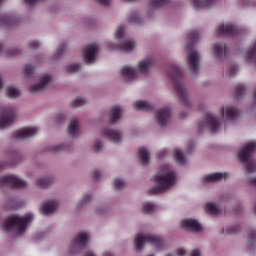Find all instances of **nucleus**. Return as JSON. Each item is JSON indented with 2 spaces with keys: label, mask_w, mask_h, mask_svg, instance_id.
<instances>
[{
  "label": "nucleus",
  "mask_w": 256,
  "mask_h": 256,
  "mask_svg": "<svg viewBox=\"0 0 256 256\" xmlns=\"http://www.w3.org/2000/svg\"><path fill=\"white\" fill-rule=\"evenodd\" d=\"M157 187L151 189L152 193H163L177 185V172L167 163L160 165L158 172L152 177Z\"/></svg>",
  "instance_id": "f257e3e1"
},
{
  "label": "nucleus",
  "mask_w": 256,
  "mask_h": 256,
  "mask_svg": "<svg viewBox=\"0 0 256 256\" xmlns=\"http://www.w3.org/2000/svg\"><path fill=\"white\" fill-rule=\"evenodd\" d=\"M33 219V213H27L23 216L14 214L4 221L2 229L7 233L14 231L16 235H23V233L27 231V227H29V223H31Z\"/></svg>",
  "instance_id": "f03ea898"
},
{
  "label": "nucleus",
  "mask_w": 256,
  "mask_h": 256,
  "mask_svg": "<svg viewBox=\"0 0 256 256\" xmlns=\"http://www.w3.org/2000/svg\"><path fill=\"white\" fill-rule=\"evenodd\" d=\"M256 152V141L248 143L239 153L238 158L240 162L246 165L247 173H254L256 171V163L251 162L253 153Z\"/></svg>",
  "instance_id": "7ed1b4c3"
},
{
  "label": "nucleus",
  "mask_w": 256,
  "mask_h": 256,
  "mask_svg": "<svg viewBox=\"0 0 256 256\" xmlns=\"http://www.w3.org/2000/svg\"><path fill=\"white\" fill-rule=\"evenodd\" d=\"M149 243L154 247H159L161 245V237L158 235H144L141 232H138L134 237V247L136 251H142L145 244Z\"/></svg>",
  "instance_id": "20e7f679"
},
{
  "label": "nucleus",
  "mask_w": 256,
  "mask_h": 256,
  "mask_svg": "<svg viewBox=\"0 0 256 256\" xmlns=\"http://www.w3.org/2000/svg\"><path fill=\"white\" fill-rule=\"evenodd\" d=\"M17 119V107L13 105L4 106L0 111V131L7 129Z\"/></svg>",
  "instance_id": "39448f33"
},
{
  "label": "nucleus",
  "mask_w": 256,
  "mask_h": 256,
  "mask_svg": "<svg viewBox=\"0 0 256 256\" xmlns=\"http://www.w3.org/2000/svg\"><path fill=\"white\" fill-rule=\"evenodd\" d=\"M101 51V46L97 42H92L86 45L83 49V59L87 65L95 63L97 61V55Z\"/></svg>",
  "instance_id": "423d86ee"
},
{
  "label": "nucleus",
  "mask_w": 256,
  "mask_h": 256,
  "mask_svg": "<svg viewBox=\"0 0 256 256\" xmlns=\"http://www.w3.org/2000/svg\"><path fill=\"white\" fill-rule=\"evenodd\" d=\"M155 66V58L153 56H146L140 59L136 64V72L138 75H143L147 77L153 71V67Z\"/></svg>",
  "instance_id": "0eeeda50"
},
{
  "label": "nucleus",
  "mask_w": 256,
  "mask_h": 256,
  "mask_svg": "<svg viewBox=\"0 0 256 256\" xmlns=\"http://www.w3.org/2000/svg\"><path fill=\"white\" fill-rule=\"evenodd\" d=\"M186 49L188 51L186 56L187 64L192 71H197L199 63H201V54H199V51L193 48L191 43L186 44Z\"/></svg>",
  "instance_id": "6e6552de"
},
{
  "label": "nucleus",
  "mask_w": 256,
  "mask_h": 256,
  "mask_svg": "<svg viewBox=\"0 0 256 256\" xmlns=\"http://www.w3.org/2000/svg\"><path fill=\"white\" fill-rule=\"evenodd\" d=\"M53 81V75L49 73H45L42 76H40L39 81L35 84H32L29 87L30 93L33 95H36V93H43L47 89V86L49 83Z\"/></svg>",
  "instance_id": "1a4fd4ad"
},
{
  "label": "nucleus",
  "mask_w": 256,
  "mask_h": 256,
  "mask_svg": "<svg viewBox=\"0 0 256 256\" xmlns=\"http://www.w3.org/2000/svg\"><path fill=\"white\" fill-rule=\"evenodd\" d=\"M100 133L104 139H107V141H110V143H113L114 145L123 143L124 135L121 130L103 128Z\"/></svg>",
  "instance_id": "9d476101"
},
{
  "label": "nucleus",
  "mask_w": 256,
  "mask_h": 256,
  "mask_svg": "<svg viewBox=\"0 0 256 256\" xmlns=\"http://www.w3.org/2000/svg\"><path fill=\"white\" fill-rule=\"evenodd\" d=\"M119 75L124 83H133L139 79L137 69L132 65H125L120 68Z\"/></svg>",
  "instance_id": "9b49d317"
},
{
  "label": "nucleus",
  "mask_w": 256,
  "mask_h": 256,
  "mask_svg": "<svg viewBox=\"0 0 256 256\" xmlns=\"http://www.w3.org/2000/svg\"><path fill=\"white\" fill-rule=\"evenodd\" d=\"M223 203H225V195L221 194L220 196H218L216 202L205 203L203 209L208 215H221Z\"/></svg>",
  "instance_id": "f8f14e48"
},
{
  "label": "nucleus",
  "mask_w": 256,
  "mask_h": 256,
  "mask_svg": "<svg viewBox=\"0 0 256 256\" xmlns=\"http://www.w3.org/2000/svg\"><path fill=\"white\" fill-rule=\"evenodd\" d=\"M180 229L182 231H188L190 233H201L203 227L201 226V223H199V220L195 218H184L179 223Z\"/></svg>",
  "instance_id": "ddd939ff"
},
{
  "label": "nucleus",
  "mask_w": 256,
  "mask_h": 256,
  "mask_svg": "<svg viewBox=\"0 0 256 256\" xmlns=\"http://www.w3.org/2000/svg\"><path fill=\"white\" fill-rule=\"evenodd\" d=\"M203 127H208L210 133H216V131H219L221 123L217 116L208 113L205 115L204 122L198 124V129H203Z\"/></svg>",
  "instance_id": "4468645a"
},
{
  "label": "nucleus",
  "mask_w": 256,
  "mask_h": 256,
  "mask_svg": "<svg viewBox=\"0 0 256 256\" xmlns=\"http://www.w3.org/2000/svg\"><path fill=\"white\" fill-rule=\"evenodd\" d=\"M136 43L133 40H123L120 44H115L113 42H108L107 46L109 51H123L124 53H130L136 47Z\"/></svg>",
  "instance_id": "2eb2a0df"
},
{
  "label": "nucleus",
  "mask_w": 256,
  "mask_h": 256,
  "mask_svg": "<svg viewBox=\"0 0 256 256\" xmlns=\"http://www.w3.org/2000/svg\"><path fill=\"white\" fill-rule=\"evenodd\" d=\"M0 185H11L12 187L24 189V187H27V182L13 174H8L0 179Z\"/></svg>",
  "instance_id": "dca6fc26"
},
{
  "label": "nucleus",
  "mask_w": 256,
  "mask_h": 256,
  "mask_svg": "<svg viewBox=\"0 0 256 256\" xmlns=\"http://www.w3.org/2000/svg\"><path fill=\"white\" fill-rule=\"evenodd\" d=\"M37 131V127L22 128L14 132L13 138L15 139V141H23L24 139H29V137H33V135H36Z\"/></svg>",
  "instance_id": "f3484780"
},
{
  "label": "nucleus",
  "mask_w": 256,
  "mask_h": 256,
  "mask_svg": "<svg viewBox=\"0 0 256 256\" xmlns=\"http://www.w3.org/2000/svg\"><path fill=\"white\" fill-rule=\"evenodd\" d=\"M169 119H171V109L169 107H164L156 111L155 113V121L163 127L169 123Z\"/></svg>",
  "instance_id": "a211bd4d"
},
{
  "label": "nucleus",
  "mask_w": 256,
  "mask_h": 256,
  "mask_svg": "<svg viewBox=\"0 0 256 256\" xmlns=\"http://www.w3.org/2000/svg\"><path fill=\"white\" fill-rule=\"evenodd\" d=\"M91 241V234L89 232H79L72 240L74 247H87Z\"/></svg>",
  "instance_id": "6ab92c4d"
},
{
  "label": "nucleus",
  "mask_w": 256,
  "mask_h": 256,
  "mask_svg": "<svg viewBox=\"0 0 256 256\" xmlns=\"http://www.w3.org/2000/svg\"><path fill=\"white\" fill-rule=\"evenodd\" d=\"M224 178H225V173L214 172V173H210L202 176L200 181L203 185H209L211 183H219L220 181H223Z\"/></svg>",
  "instance_id": "aec40b11"
},
{
  "label": "nucleus",
  "mask_w": 256,
  "mask_h": 256,
  "mask_svg": "<svg viewBox=\"0 0 256 256\" xmlns=\"http://www.w3.org/2000/svg\"><path fill=\"white\" fill-rule=\"evenodd\" d=\"M57 207H59V202L57 200H48L42 203L39 211L41 215H49L55 213Z\"/></svg>",
  "instance_id": "412c9836"
},
{
  "label": "nucleus",
  "mask_w": 256,
  "mask_h": 256,
  "mask_svg": "<svg viewBox=\"0 0 256 256\" xmlns=\"http://www.w3.org/2000/svg\"><path fill=\"white\" fill-rule=\"evenodd\" d=\"M190 3L195 9L201 10L213 7L217 3V0H190Z\"/></svg>",
  "instance_id": "4be33fe9"
},
{
  "label": "nucleus",
  "mask_w": 256,
  "mask_h": 256,
  "mask_svg": "<svg viewBox=\"0 0 256 256\" xmlns=\"http://www.w3.org/2000/svg\"><path fill=\"white\" fill-rule=\"evenodd\" d=\"M137 155L142 165H148L149 161H151V152L145 146L138 149Z\"/></svg>",
  "instance_id": "5701e85b"
},
{
  "label": "nucleus",
  "mask_w": 256,
  "mask_h": 256,
  "mask_svg": "<svg viewBox=\"0 0 256 256\" xmlns=\"http://www.w3.org/2000/svg\"><path fill=\"white\" fill-rule=\"evenodd\" d=\"M121 117H123V108L121 106L112 107L109 114L110 123H117Z\"/></svg>",
  "instance_id": "b1692460"
},
{
  "label": "nucleus",
  "mask_w": 256,
  "mask_h": 256,
  "mask_svg": "<svg viewBox=\"0 0 256 256\" xmlns=\"http://www.w3.org/2000/svg\"><path fill=\"white\" fill-rule=\"evenodd\" d=\"M213 59L216 63L223 61V44L216 43L212 46Z\"/></svg>",
  "instance_id": "393cba45"
},
{
  "label": "nucleus",
  "mask_w": 256,
  "mask_h": 256,
  "mask_svg": "<svg viewBox=\"0 0 256 256\" xmlns=\"http://www.w3.org/2000/svg\"><path fill=\"white\" fill-rule=\"evenodd\" d=\"M68 134L71 137H77V135H79V118L74 117L70 120L68 125Z\"/></svg>",
  "instance_id": "a878e982"
},
{
  "label": "nucleus",
  "mask_w": 256,
  "mask_h": 256,
  "mask_svg": "<svg viewBox=\"0 0 256 256\" xmlns=\"http://www.w3.org/2000/svg\"><path fill=\"white\" fill-rule=\"evenodd\" d=\"M132 106L135 111H147L151 107V102L147 100H136Z\"/></svg>",
  "instance_id": "bb28decb"
},
{
  "label": "nucleus",
  "mask_w": 256,
  "mask_h": 256,
  "mask_svg": "<svg viewBox=\"0 0 256 256\" xmlns=\"http://www.w3.org/2000/svg\"><path fill=\"white\" fill-rule=\"evenodd\" d=\"M174 160L178 165H185L187 163V157H185V154L179 147L174 149Z\"/></svg>",
  "instance_id": "cd10ccee"
},
{
  "label": "nucleus",
  "mask_w": 256,
  "mask_h": 256,
  "mask_svg": "<svg viewBox=\"0 0 256 256\" xmlns=\"http://www.w3.org/2000/svg\"><path fill=\"white\" fill-rule=\"evenodd\" d=\"M157 211V205L153 202H144L141 206V212L144 215H151V213H155Z\"/></svg>",
  "instance_id": "c85d7f7f"
},
{
  "label": "nucleus",
  "mask_w": 256,
  "mask_h": 256,
  "mask_svg": "<svg viewBox=\"0 0 256 256\" xmlns=\"http://www.w3.org/2000/svg\"><path fill=\"white\" fill-rule=\"evenodd\" d=\"M21 95V90L16 86L10 85L6 87V97L9 99H17Z\"/></svg>",
  "instance_id": "c756f323"
},
{
  "label": "nucleus",
  "mask_w": 256,
  "mask_h": 256,
  "mask_svg": "<svg viewBox=\"0 0 256 256\" xmlns=\"http://www.w3.org/2000/svg\"><path fill=\"white\" fill-rule=\"evenodd\" d=\"M225 115L226 118L234 121L241 116V111H239L237 107H231L229 109H226Z\"/></svg>",
  "instance_id": "7c9ffc66"
},
{
  "label": "nucleus",
  "mask_w": 256,
  "mask_h": 256,
  "mask_svg": "<svg viewBox=\"0 0 256 256\" xmlns=\"http://www.w3.org/2000/svg\"><path fill=\"white\" fill-rule=\"evenodd\" d=\"M225 35H232L233 37H239L241 30L237 29V26L230 24L225 26Z\"/></svg>",
  "instance_id": "2f4dec72"
},
{
  "label": "nucleus",
  "mask_w": 256,
  "mask_h": 256,
  "mask_svg": "<svg viewBox=\"0 0 256 256\" xmlns=\"http://www.w3.org/2000/svg\"><path fill=\"white\" fill-rule=\"evenodd\" d=\"M87 105V100L85 98H76L70 102V107L72 109H79V107H83Z\"/></svg>",
  "instance_id": "473e14b6"
},
{
  "label": "nucleus",
  "mask_w": 256,
  "mask_h": 256,
  "mask_svg": "<svg viewBox=\"0 0 256 256\" xmlns=\"http://www.w3.org/2000/svg\"><path fill=\"white\" fill-rule=\"evenodd\" d=\"M247 92V86L245 84H238L235 88V97L237 99L241 98Z\"/></svg>",
  "instance_id": "72a5a7b5"
},
{
  "label": "nucleus",
  "mask_w": 256,
  "mask_h": 256,
  "mask_svg": "<svg viewBox=\"0 0 256 256\" xmlns=\"http://www.w3.org/2000/svg\"><path fill=\"white\" fill-rule=\"evenodd\" d=\"M35 73V65L33 64H26L23 68V74L26 77H33Z\"/></svg>",
  "instance_id": "f704fd0d"
},
{
  "label": "nucleus",
  "mask_w": 256,
  "mask_h": 256,
  "mask_svg": "<svg viewBox=\"0 0 256 256\" xmlns=\"http://www.w3.org/2000/svg\"><path fill=\"white\" fill-rule=\"evenodd\" d=\"M174 87L175 90L177 91V93H179V95H181V97H183V95H187V90L185 89V85L183 84V82H174Z\"/></svg>",
  "instance_id": "c9c22d12"
},
{
  "label": "nucleus",
  "mask_w": 256,
  "mask_h": 256,
  "mask_svg": "<svg viewBox=\"0 0 256 256\" xmlns=\"http://www.w3.org/2000/svg\"><path fill=\"white\" fill-rule=\"evenodd\" d=\"M215 37H223L225 35V23L221 22L214 30Z\"/></svg>",
  "instance_id": "e433bc0d"
},
{
  "label": "nucleus",
  "mask_w": 256,
  "mask_h": 256,
  "mask_svg": "<svg viewBox=\"0 0 256 256\" xmlns=\"http://www.w3.org/2000/svg\"><path fill=\"white\" fill-rule=\"evenodd\" d=\"M50 184H51V179H49V178H38L36 180V185L40 189H45V187H47Z\"/></svg>",
  "instance_id": "4c0bfd02"
},
{
  "label": "nucleus",
  "mask_w": 256,
  "mask_h": 256,
  "mask_svg": "<svg viewBox=\"0 0 256 256\" xmlns=\"http://www.w3.org/2000/svg\"><path fill=\"white\" fill-rule=\"evenodd\" d=\"M65 49H67V45L61 44L52 55L53 61H55V59H59L60 55H63V53H65Z\"/></svg>",
  "instance_id": "58836bf2"
},
{
  "label": "nucleus",
  "mask_w": 256,
  "mask_h": 256,
  "mask_svg": "<svg viewBox=\"0 0 256 256\" xmlns=\"http://www.w3.org/2000/svg\"><path fill=\"white\" fill-rule=\"evenodd\" d=\"M79 69H81V64L79 63L70 64L65 67L67 73H77Z\"/></svg>",
  "instance_id": "ea45409f"
},
{
  "label": "nucleus",
  "mask_w": 256,
  "mask_h": 256,
  "mask_svg": "<svg viewBox=\"0 0 256 256\" xmlns=\"http://www.w3.org/2000/svg\"><path fill=\"white\" fill-rule=\"evenodd\" d=\"M124 36H125V27L118 26L114 33V39H116V41H119V39H122V37Z\"/></svg>",
  "instance_id": "a19ab883"
},
{
  "label": "nucleus",
  "mask_w": 256,
  "mask_h": 256,
  "mask_svg": "<svg viewBox=\"0 0 256 256\" xmlns=\"http://www.w3.org/2000/svg\"><path fill=\"white\" fill-rule=\"evenodd\" d=\"M113 187L119 191V189H123V187H125V181L121 178H116L113 180Z\"/></svg>",
  "instance_id": "79ce46f5"
},
{
  "label": "nucleus",
  "mask_w": 256,
  "mask_h": 256,
  "mask_svg": "<svg viewBox=\"0 0 256 256\" xmlns=\"http://www.w3.org/2000/svg\"><path fill=\"white\" fill-rule=\"evenodd\" d=\"M91 199H93L91 194H84L80 200V206L83 207L84 205H89V203H91Z\"/></svg>",
  "instance_id": "37998d69"
},
{
  "label": "nucleus",
  "mask_w": 256,
  "mask_h": 256,
  "mask_svg": "<svg viewBox=\"0 0 256 256\" xmlns=\"http://www.w3.org/2000/svg\"><path fill=\"white\" fill-rule=\"evenodd\" d=\"M104 142L101 139H97L94 143V149L96 153H99L100 151H103Z\"/></svg>",
  "instance_id": "c03bdc74"
},
{
  "label": "nucleus",
  "mask_w": 256,
  "mask_h": 256,
  "mask_svg": "<svg viewBox=\"0 0 256 256\" xmlns=\"http://www.w3.org/2000/svg\"><path fill=\"white\" fill-rule=\"evenodd\" d=\"M255 243H256V231H250L249 244H250V246H254Z\"/></svg>",
  "instance_id": "a18cd8bd"
},
{
  "label": "nucleus",
  "mask_w": 256,
  "mask_h": 256,
  "mask_svg": "<svg viewBox=\"0 0 256 256\" xmlns=\"http://www.w3.org/2000/svg\"><path fill=\"white\" fill-rule=\"evenodd\" d=\"M226 233H227V234H237V233H239V227H238V226L229 227V228L226 230Z\"/></svg>",
  "instance_id": "49530a36"
},
{
  "label": "nucleus",
  "mask_w": 256,
  "mask_h": 256,
  "mask_svg": "<svg viewBox=\"0 0 256 256\" xmlns=\"http://www.w3.org/2000/svg\"><path fill=\"white\" fill-rule=\"evenodd\" d=\"M167 153H169V149L163 148L157 154L158 159H163V157H165V155H167Z\"/></svg>",
  "instance_id": "de8ad7c7"
},
{
  "label": "nucleus",
  "mask_w": 256,
  "mask_h": 256,
  "mask_svg": "<svg viewBox=\"0 0 256 256\" xmlns=\"http://www.w3.org/2000/svg\"><path fill=\"white\" fill-rule=\"evenodd\" d=\"M176 256H185L187 255V250L185 248H178L175 251Z\"/></svg>",
  "instance_id": "09e8293b"
},
{
  "label": "nucleus",
  "mask_w": 256,
  "mask_h": 256,
  "mask_svg": "<svg viewBox=\"0 0 256 256\" xmlns=\"http://www.w3.org/2000/svg\"><path fill=\"white\" fill-rule=\"evenodd\" d=\"M131 23H141V16L140 15H133L130 17Z\"/></svg>",
  "instance_id": "8fccbe9b"
},
{
  "label": "nucleus",
  "mask_w": 256,
  "mask_h": 256,
  "mask_svg": "<svg viewBox=\"0 0 256 256\" xmlns=\"http://www.w3.org/2000/svg\"><path fill=\"white\" fill-rule=\"evenodd\" d=\"M56 119L58 123H63V121L67 119V115L65 113H60Z\"/></svg>",
  "instance_id": "3c124183"
},
{
  "label": "nucleus",
  "mask_w": 256,
  "mask_h": 256,
  "mask_svg": "<svg viewBox=\"0 0 256 256\" xmlns=\"http://www.w3.org/2000/svg\"><path fill=\"white\" fill-rule=\"evenodd\" d=\"M95 3H98V5H103L104 7H107L111 3V0H94Z\"/></svg>",
  "instance_id": "603ef678"
},
{
  "label": "nucleus",
  "mask_w": 256,
  "mask_h": 256,
  "mask_svg": "<svg viewBox=\"0 0 256 256\" xmlns=\"http://www.w3.org/2000/svg\"><path fill=\"white\" fill-rule=\"evenodd\" d=\"M239 73V68L236 65L230 67V75H237Z\"/></svg>",
  "instance_id": "864d4df0"
},
{
  "label": "nucleus",
  "mask_w": 256,
  "mask_h": 256,
  "mask_svg": "<svg viewBox=\"0 0 256 256\" xmlns=\"http://www.w3.org/2000/svg\"><path fill=\"white\" fill-rule=\"evenodd\" d=\"M65 150H67V146H65V144H60L54 147V151H65Z\"/></svg>",
  "instance_id": "5fc2aeb1"
},
{
  "label": "nucleus",
  "mask_w": 256,
  "mask_h": 256,
  "mask_svg": "<svg viewBox=\"0 0 256 256\" xmlns=\"http://www.w3.org/2000/svg\"><path fill=\"white\" fill-rule=\"evenodd\" d=\"M39 45H40L39 41H32L29 43L30 49H37V47H39Z\"/></svg>",
  "instance_id": "6e6d98bb"
},
{
  "label": "nucleus",
  "mask_w": 256,
  "mask_h": 256,
  "mask_svg": "<svg viewBox=\"0 0 256 256\" xmlns=\"http://www.w3.org/2000/svg\"><path fill=\"white\" fill-rule=\"evenodd\" d=\"M152 3L158 7L159 5H163V3H167V0H152Z\"/></svg>",
  "instance_id": "4d7b16f0"
},
{
  "label": "nucleus",
  "mask_w": 256,
  "mask_h": 256,
  "mask_svg": "<svg viewBox=\"0 0 256 256\" xmlns=\"http://www.w3.org/2000/svg\"><path fill=\"white\" fill-rule=\"evenodd\" d=\"M173 77H181V70L179 68H174Z\"/></svg>",
  "instance_id": "13d9d810"
},
{
  "label": "nucleus",
  "mask_w": 256,
  "mask_h": 256,
  "mask_svg": "<svg viewBox=\"0 0 256 256\" xmlns=\"http://www.w3.org/2000/svg\"><path fill=\"white\" fill-rule=\"evenodd\" d=\"M220 119H223L225 117V107H221L218 111Z\"/></svg>",
  "instance_id": "bf43d9fd"
},
{
  "label": "nucleus",
  "mask_w": 256,
  "mask_h": 256,
  "mask_svg": "<svg viewBox=\"0 0 256 256\" xmlns=\"http://www.w3.org/2000/svg\"><path fill=\"white\" fill-rule=\"evenodd\" d=\"M190 256H201V252L199 250H193Z\"/></svg>",
  "instance_id": "052dcab7"
},
{
  "label": "nucleus",
  "mask_w": 256,
  "mask_h": 256,
  "mask_svg": "<svg viewBox=\"0 0 256 256\" xmlns=\"http://www.w3.org/2000/svg\"><path fill=\"white\" fill-rule=\"evenodd\" d=\"M83 256H97V254H95V252H93V251H87L84 253Z\"/></svg>",
  "instance_id": "680f3d73"
},
{
  "label": "nucleus",
  "mask_w": 256,
  "mask_h": 256,
  "mask_svg": "<svg viewBox=\"0 0 256 256\" xmlns=\"http://www.w3.org/2000/svg\"><path fill=\"white\" fill-rule=\"evenodd\" d=\"M3 85H5V81L3 80V76L0 74V91L3 89Z\"/></svg>",
  "instance_id": "e2e57ef3"
},
{
  "label": "nucleus",
  "mask_w": 256,
  "mask_h": 256,
  "mask_svg": "<svg viewBox=\"0 0 256 256\" xmlns=\"http://www.w3.org/2000/svg\"><path fill=\"white\" fill-rule=\"evenodd\" d=\"M3 23H13V18H11V17L4 18Z\"/></svg>",
  "instance_id": "0e129e2a"
},
{
  "label": "nucleus",
  "mask_w": 256,
  "mask_h": 256,
  "mask_svg": "<svg viewBox=\"0 0 256 256\" xmlns=\"http://www.w3.org/2000/svg\"><path fill=\"white\" fill-rule=\"evenodd\" d=\"M189 37H190L191 41H197V34L192 33V34H190Z\"/></svg>",
  "instance_id": "69168bd1"
},
{
  "label": "nucleus",
  "mask_w": 256,
  "mask_h": 256,
  "mask_svg": "<svg viewBox=\"0 0 256 256\" xmlns=\"http://www.w3.org/2000/svg\"><path fill=\"white\" fill-rule=\"evenodd\" d=\"M102 256H113V254L110 251H105L102 253Z\"/></svg>",
  "instance_id": "338daca9"
},
{
  "label": "nucleus",
  "mask_w": 256,
  "mask_h": 256,
  "mask_svg": "<svg viewBox=\"0 0 256 256\" xmlns=\"http://www.w3.org/2000/svg\"><path fill=\"white\" fill-rule=\"evenodd\" d=\"M2 49H3V46L0 44V52H1Z\"/></svg>",
  "instance_id": "774afa93"
}]
</instances>
